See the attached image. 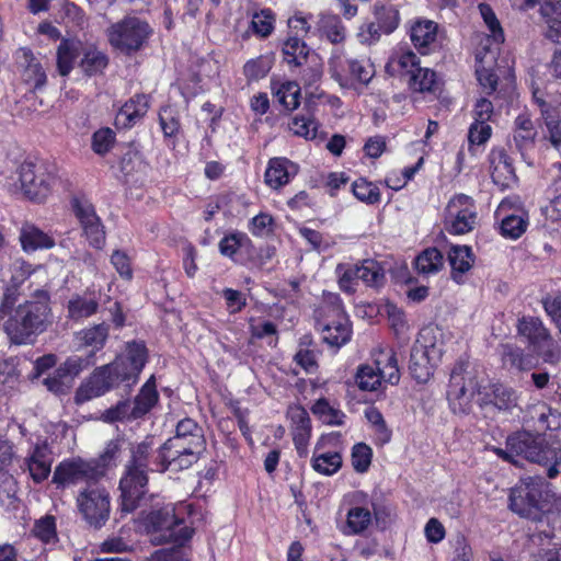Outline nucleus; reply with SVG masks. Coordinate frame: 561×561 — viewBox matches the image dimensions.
Wrapping results in <instances>:
<instances>
[{
  "label": "nucleus",
  "mask_w": 561,
  "mask_h": 561,
  "mask_svg": "<svg viewBox=\"0 0 561 561\" xmlns=\"http://www.w3.org/2000/svg\"><path fill=\"white\" fill-rule=\"evenodd\" d=\"M14 302L15 294L8 289L0 306V318L8 316L3 323V331L12 344H33L37 336L53 323L49 295L45 290H36L33 299L25 300L13 308Z\"/></svg>",
  "instance_id": "nucleus-1"
},
{
  "label": "nucleus",
  "mask_w": 561,
  "mask_h": 561,
  "mask_svg": "<svg viewBox=\"0 0 561 561\" xmlns=\"http://www.w3.org/2000/svg\"><path fill=\"white\" fill-rule=\"evenodd\" d=\"M146 362L145 344L141 342L127 343L125 352L112 363L94 369L87 382L77 390L76 401L85 402L119 386H123L124 392L128 393L138 382Z\"/></svg>",
  "instance_id": "nucleus-2"
},
{
  "label": "nucleus",
  "mask_w": 561,
  "mask_h": 561,
  "mask_svg": "<svg viewBox=\"0 0 561 561\" xmlns=\"http://www.w3.org/2000/svg\"><path fill=\"white\" fill-rule=\"evenodd\" d=\"M206 449L204 431L199 424L185 417L178 422L174 436L160 448L153 460L158 471H181L196 463Z\"/></svg>",
  "instance_id": "nucleus-3"
},
{
  "label": "nucleus",
  "mask_w": 561,
  "mask_h": 561,
  "mask_svg": "<svg viewBox=\"0 0 561 561\" xmlns=\"http://www.w3.org/2000/svg\"><path fill=\"white\" fill-rule=\"evenodd\" d=\"M158 451L159 449H153L152 440L149 438L131 447L130 459L119 481L122 512L130 513L139 505V501L147 492L148 472H159L153 469Z\"/></svg>",
  "instance_id": "nucleus-4"
},
{
  "label": "nucleus",
  "mask_w": 561,
  "mask_h": 561,
  "mask_svg": "<svg viewBox=\"0 0 561 561\" xmlns=\"http://www.w3.org/2000/svg\"><path fill=\"white\" fill-rule=\"evenodd\" d=\"M496 454L515 465L518 463L516 457L540 465L561 463L559 443L549 444L542 435H534L529 432H518L508 436L506 449L497 448Z\"/></svg>",
  "instance_id": "nucleus-5"
},
{
  "label": "nucleus",
  "mask_w": 561,
  "mask_h": 561,
  "mask_svg": "<svg viewBox=\"0 0 561 561\" xmlns=\"http://www.w3.org/2000/svg\"><path fill=\"white\" fill-rule=\"evenodd\" d=\"M146 527L153 543L174 542L176 547L170 550L181 551L183 561L185 560L181 547L191 539L193 530L182 526V522L175 517L173 508L164 507L151 512L146 518Z\"/></svg>",
  "instance_id": "nucleus-6"
},
{
  "label": "nucleus",
  "mask_w": 561,
  "mask_h": 561,
  "mask_svg": "<svg viewBox=\"0 0 561 561\" xmlns=\"http://www.w3.org/2000/svg\"><path fill=\"white\" fill-rule=\"evenodd\" d=\"M20 188L31 201L42 202L50 193L55 181L48 163L39 158H28L16 170Z\"/></svg>",
  "instance_id": "nucleus-7"
},
{
  "label": "nucleus",
  "mask_w": 561,
  "mask_h": 561,
  "mask_svg": "<svg viewBox=\"0 0 561 561\" xmlns=\"http://www.w3.org/2000/svg\"><path fill=\"white\" fill-rule=\"evenodd\" d=\"M76 503L82 519L95 529L102 528L110 518V492L99 481L84 485L79 491Z\"/></svg>",
  "instance_id": "nucleus-8"
},
{
  "label": "nucleus",
  "mask_w": 561,
  "mask_h": 561,
  "mask_svg": "<svg viewBox=\"0 0 561 561\" xmlns=\"http://www.w3.org/2000/svg\"><path fill=\"white\" fill-rule=\"evenodd\" d=\"M152 30L149 24L136 16H125L107 28L110 44L124 54L139 50Z\"/></svg>",
  "instance_id": "nucleus-9"
},
{
  "label": "nucleus",
  "mask_w": 561,
  "mask_h": 561,
  "mask_svg": "<svg viewBox=\"0 0 561 561\" xmlns=\"http://www.w3.org/2000/svg\"><path fill=\"white\" fill-rule=\"evenodd\" d=\"M104 476L105 471L99 466L98 461L65 460L56 467L53 483L57 484L58 488L78 483L88 485L95 483Z\"/></svg>",
  "instance_id": "nucleus-10"
},
{
  "label": "nucleus",
  "mask_w": 561,
  "mask_h": 561,
  "mask_svg": "<svg viewBox=\"0 0 561 561\" xmlns=\"http://www.w3.org/2000/svg\"><path fill=\"white\" fill-rule=\"evenodd\" d=\"M542 492L536 482H522L511 490L510 508L517 515L543 523L545 505L541 500Z\"/></svg>",
  "instance_id": "nucleus-11"
},
{
  "label": "nucleus",
  "mask_w": 561,
  "mask_h": 561,
  "mask_svg": "<svg viewBox=\"0 0 561 561\" xmlns=\"http://www.w3.org/2000/svg\"><path fill=\"white\" fill-rule=\"evenodd\" d=\"M446 229L454 234H465L477 224L473 199L465 194L454 196L445 209Z\"/></svg>",
  "instance_id": "nucleus-12"
},
{
  "label": "nucleus",
  "mask_w": 561,
  "mask_h": 561,
  "mask_svg": "<svg viewBox=\"0 0 561 561\" xmlns=\"http://www.w3.org/2000/svg\"><path fill=\"white\" fill-rule=\"evenodd\" d=\"M71 205L89 243L101 249L105 243V231L92 203L84 196H76Z\"/></svg>",
  "instance_id": "nucleus-13"
},
{
  "label": "nucleus",
  "mask_w": 561,
  "mask_h": 561,
  "mask_svg": "<svg viewBox=\"0 0 561 561\" xmlns=\"http://www.w3.org/2000/svg\"><path fill=\"white\" fill-rule=\"evenodd\" d=\"M319 324L323 341L331 346L340 347L351 339V325L340 302L327 308L325 318Z\"/></svg>",
  "instance_id": "nucleus-14"
},
{
  "label": "nucleus",
  "mask_w": 561,
  "mask_h": 561,
  "mask_svg": "<svg viewBox=\"0 0 561 561\" xmlns=\"http://www.w3.org/2000/svg\"><path fill=\"white\" fill-rule=\"evenodd\" d=\"M476 388L472 379L466 382L462 368H454L450 375L447 399L454 413L467 414L472 407Z\"/></svg>",
  "instance_id": "nucleus-15"
},
{
  "label": "nucleus",
  "mask_w": 561,
  "mask_h": 561,
  "mask_svg": "<svg viewBox=\"0 0 561 561\" xmlns=\"http://www.w3.org/2000/svg\"><path fill=\"white\" fill-rule=\"evenodd\" d=\"M537 136L538 131L529 115L526 113L519 114L514 121L510 147L512 150H516L529 165L531 164L530 153L535 150Z\"/></svg>",
  "instance_id": "nucleus-16"
},
{
  "label": "nucleus",
  "mask_w": 561,
  "mask_h": 561,
  "mask_svg": "<svg viewBox=\"0 0 561 561\" xmlns=\"http://www.w3.org/2000/svg\"><path fill=\"white\" fill-rule=\"evenodd\" d=\"M149 108V98L146 94H136L119 110L115 117L116 126L128 128L142 118Z\"/></svg>",
  "instance_id": "nucleus-17"
},
{
  "label": "nucleus",
  "mask_w": 561,
  "mask_h": 561,
  "mask_svg": "<svg viewBox=\"0 0 561 561\" xmlns=\"http://www.w3.org/2000/svg\"><path fill=\"white\" fill-rule=\"evenodd\" d=\"M438 24L432 20H417L410 30V37L420 54L426 55L437 38Z\"/></svg>",
  "instance_id": "nucleus-18"
},
{
  "label": "nucleus",
  "mask_w": 561,
  "mask_h": 561,
  "mask_svg": "<svg viewBox=\"0 0 561 561\" xmlns=\"http://www.w3.org/2000/svg\"><path fill=\"white\" fill-rule=\"evenodd\" d=\"M16 60L20 67L24 69L23 77L27 83L32 84L35 89L45 85L47 79L46 72L30 49L24 47L18 49Z\"/></svg>",
  "instance_id": "nucleus-19"
},
{
  "label": "nucleus",
  "mask_w": 561,
  "mask_h": 561,
  "mask_svg": "<svg viewBox=\"0 0 561 561\" xmlns=\"http://www.w3.org/2000/svg\"><path fill=\"white\" fill-rule=\"evenodd\" d=\"M159 402L156 378L151 376L131 401L134 420L144 419Z\"/></svg>",
  "instance_id": "nucleus-20"
},
{
  "label": "nucleus",
  "mask_w": 561,
  "mask_h": 561,
  "mask_svg": "<svg viewBox=\"0 0 561 561\" xmlns=\"http://www.w3.org/2000/svg\"><path fill=\"white\" fill-rule=\"evenodd\" d=\"M413 345L428 353L434 360H440L444 354L443 332L437 327H424Z\"/></svg>",
  "instance_id": "nucleus-21"
},
{
  "label": "nucleus",
  "mask_w": 561,
  "mask_h": 561,
  "mask_svg": "<svg viewBox=\"0 0 561 561\" xmlns=\"http://www.w3.org/2000/svg\"><path fill=\"white\" fill-rule=\"evenodd\" d=\"M448 261L451 266L453 279L458 284L463 283V274L472 267L474 261L471 248L453 245L448 251Z\"/></svg>",
  "instance_id": "nucleus-22"
},
{
  "label": "nucleus",
  "mask_w": 561,
  "mask_h": 561,
  "mask_svg": "<svg viewBox=\"0 0 561 561\" xmlns=\"http://www.w3.org/2000/svg\"><path fill=\"white\" fill-rule=\"evenodd\" d=\"M27 467L32 479L39 483L46 480L51 470V456L46 445L36 446L27 459Z\"/></svg>",
  "instance_id": "nucleus-23"
},
{
  "label": "nucleus",
  "mask_w": 561,
  "mask_h": 561,
  "mask_svg": "<svg viewBox=\"0 0 561 561\" xmlns=\"http://www.w3.org/2000/svg\"><path fill=\"white\" fill-rule=\"evenodd\" d=\"M438 362L430 357V354L419 348V346L413 345L409 360L410 374L417 382H425L432 375L433 366L437 365Z\"/></svg>",
  "instance_id": "nucleus-24"
},
{
  "label": "nucleus",
  "mask_w": 561,
  "mask_h": 561,
  "mask_svg": "<svg viewBox=\"0 0 561 561\" xmlns=\"http://www.w3.org/2000/svg\"><path fill=\"white\" fill-rule=\"evenodd\" d=\"M294 164L285 158H273L265 171V183L272 188H279L287 184L290 179V170Z\"/></svg>",
  "instance_id": "nucleus-25"
},
{
  "label": "nucleus",
  "mask_w": 561,
  "mask_h": 561,
  "mask_svg": "<svg viewBox=\"0 0 561 561\" xmlns=\"http://www.w3.org/2000/svg\"><path fill=\"white\" fill-rule=\"evenodd\" d=\"M408 85L413 92H435L438 81L433 70L419 67L408 71Z\"/></svg>",
  "instance_id": "nucleus-26"
},
{
  "label": "nucleus",
  "mask_w": 561,
  "mask_h": 561,
  "mask_svg": "<svg viewBox=\"0 0 561 561\" xmlns=\"http://www.w3.org/2000/svg\"><path fill=\"white\" fill-rule=\"evenodd\" d=\"M373 523V514L368 508L354 506L346 514V524L342 529L344 535H360L368 529Z\"/></svg>",
  "instance_id": "nucleus-27"
},
{
  "label": "nucleus",
  "mask_w": 561,
  "mask_h": 561,
  "mask_svg": "<svg viewBox=\"0 0 561 561\" xmlns=\"http://www.w3.org/2000/svg\"><path fill=\"white\" fill-rule=\"evenodd\" d=\"M517 332L519 335L527 339L531 347L536 346L550 334L549 329L546 328L542 321L536 317H523L519 319L517 323Z\"/></svg>",
  "instance_id": "nucleus-28"
},
{
  "label": "nucleus",
  "mask_w": 561,
  "mask_h": 561,
  "mask_svg": "<svg viewBox=\"0 0 561 561\" xmlns=\"http://www.w3.org/2000/svg\"><path fill=\"white\" fill-rule=\"evenodd\" d=\"M492 164L493 182L502 188L508 187L516 179L510 157L504 151H500L497 156L492 159Z\"/></svg>",
  "instance_id": "nucleus-29"
},
{
  "label": "nucleus",
  "mask_w": 561,
  "mask_h": 561,
  "mask_svg": "<svg viewBox=\"0 0 561 561\" xmlns=\"http://www.w3.org/2000/svg\"><path fill=\"white\" fill-rule=\"evenodd\" d=\"M81 44L79 42L62 39L57 49V68L61 76H67L73 68L79 56Z\"/></svg>",
  "instance_id": "nucleus-30"
},
{
  "label": "nucleus",
  "mask_w": 561,
  "mask_h": 561,
  "mask_svg": "<svg viewBox=\"0 0 561 561\" xmlns=\"http://www.w3.org/2000/svg\"><path fill=\"white\" fill-rule=\"evenodd\" d=\"M20 240L25 251L49 249L54 245V240L48 234L30 225L22 228Z\"/></svg>",
  "instance_id": "nucleus-31"
},
{
  "label": "nucleus",
  "mask_w": 561,
  "mask_h": 561,
  "mask_svg": "<svg viewBox=\"0 0 561 561\" xmlns=\"http://www.w3.org/2000/svg\"><path fill=\"white\" fill-rule=\"evenodd\" d=\"M318 31L331 43L337 44L345 39V27L339 15L321 14L318 21Z\"/></svg>",
  "instance_id": "nucleus-32"
},
{
  "label": "nucleus",
  "mask_w": 561,
  "mask_h": 561,
  "mask_svg": "<svg viewBox=\"0 0 561 561\" xmlns=\"http://www.w3.org/2000/svg\"><path fill=\"white\" fill-rule=\"evenodd\" d=\"M377 370L380 373L383 381L391 385H397L400 380V370L398 367V359L394 352H380L375 359Z\"/></svg>",
  "instance_id": "nucleus-33"
},
{
  "label": "nucleus",
  "mask_w": 561,
  "mask_h": 561,
  "mask_svg": "<svg viewBox=\"0 0 561 561\" xmlns=\"http://www.w3.org/2000/svg\"><path fill=\"white\" fill-rule=\"evenodd\" d=\"M283 55L287 64L301 66L308 58L309 48L298 36H289L283 45Z\"/></svg>",
  "instance_id": "nucleus-34"
},
{
  "label": "nucleus",
  "mask_w": 561,
  "mask_h": 561,
  "mask_svg": "<svg viewBox=\"0 0 561 561\" xmlns=\"http://www.w3.org/2000/svg\"><path fill=\"white\" fill-rule=\"evenodd\" d=\"M107 64V56L103 51L90 46L83 51L80 67L85 75L93 76L101 73L106 68Z\"/></svg>",
  "instance_id": "nucleus-35"
},
{
  "label": "nucleus",
  "mask_w": 561,
  "mask_h": 561,
  "mask_svg": "<svg viewBox=\"0 0 561 561\" xmlns=\"http://www.w3.org/2000/svg\"><path fill=\"white\" fill-rule=\"evenodd\" d=\"M96 299L87 296H76L68 301V313L73 320H80L94 314L98 310Z\"/></svg>",
  "instance_id": "nucleus-36"
},
{
  "label": "nucleus",
  "mask_w": 561,
  "mask_h": 561,
  "mask_svg": "<svg viewBox=\"0 0 561 561\" xmlns=\"http://www.w3.org/2000/svg\"><path fill=\"white\" fill-rule=\"evenodd\" d=\"M443 254L436 248L424 250L415 259V267L422 274L436 273L443 267Z\"/></svg>",
  "instance_id": "nucleus-37"
},
{
  "label": "nucleus",
  "mask_w": 561,
  "mask_h": 561,
  "mask_svg": "<svg viewBox=\"0 0 561 561\" xmlns=\"http://www.w3.org/2000/svg\"><path fill=\"white\" fill-rule=\"evenodd\" d=\"M355 381L360 390L375 391L380 387L382 378L377 365H362L357 369Z\"/></svg>",
  "instance_id": "nucleus-38"
},
{
  "label": "nucleus",
  "mask_w": 561,
  "mask_h": 561,
  "mask_svg": "<svg viewBox=\"0 0 561 561\" xmlns=\"http://www.w3.org/2000/svg\"><path fill=\"white\" fill-rule=\"evenodd\" d=\"M501 357L503 365L511 369L526 370L529 368V359L518 346L512 344L502 345Z\"/></svg>",
  "instance_id": "nucleus-39"
},
{
  "label": "nucleus",
  "mask_w": 561,
  "mask_h": 561,
  "mask_svg": "<svg viewBox=\"0 0 561 561\" xmlns=\"http://www.w3.org/2000/svg\"><path fill=\"white\" fill-rule=\"evenodd\" d=\"M311 411L329 425L340 426L344 423L345 414L331 405L327 399L317 400Z\"/></svg>",
  "instance_id": "nucleus-40"
},
{
  "label": "nucleus",
  "mask_w": 561,
  "mask_h": 561,
  "mask_svg": "<svg viewBox=\"0 0 561 561\" xmlns=\"http://www.w3.org/2000/svg\"><path fill=\"white\" fill-rule=\"evenodd\" d=\"M375 21L382 33H392L399 24V12L393 5H375Z\"/></svg>",
  "instance_id": "nucleus-41"
},
{
  "label": "nucleus",
  "mask_w": 561,
  "mask_h": 561,
  "mask_svg": "<svg viewBox=\"0 0 561 561\" xmlns=\"http://www.w3.org/2000/svg\"><path fill=\"white\" fill-rule=\"evenodd\" d=\"M251 240L243 232H231L226 234L219 242V251L224 256L233 259L237 252L243 248H248Z\"/></svg>",
  "instance_id": "nucleus-42"
},
{
  "label": "nucleus",
  "mask_w": 561,
  "mask_h": 561,
  "mask_svg": "<svg viewBox=\"0 0 561 561\" xmlns=\"http://www.w3.org/2000/svg\"><path fill=\"white\" fill-rule=\"evenodd\" d=\"M101 419L107 423L135 421L131 401L128 399L119 400L115 405L104 410Z\"/></svg>",
  "instance_id": "nucleus-43"
},
{
  "label": "nucleus",
  "mask_w": 561,
  "mask_h": 561,
  "mask_svg": "<svg viewBox=\"0 0 561 561\" xmlns=\"http://www.w3.org/2000/svg\"><path fill=\"white\" fill-rule=\"evenodd\" d=\"M275 96L287 111H293L299 105L300 88L296 82H284L275 91Z\"/></svg>",
  "instance_id": "nucleus-44"
},
{
  "label": "nucleus",
  "mask_w": 561,
  "mask_h": 561,
  "mask_svg": "<svg viewBox=\"0 0 561 561\" xmlns=\"http://www.w3.org/2000/svg\"><path fill=\"white\" fill-rule=\"evenodd\" d=\"M533 350L545 363L556 365L561 359V348L551 333L534 346Z\"/></svg>",
  "instance_id": "nucleus-45"
},
{
  "label": "nucleus",
  "mask_w": 561,
  "mask_h": 561,
  "mask_svg": "<svg viewBox=\"0 0 561 561\" xmlns=\"http://www.w3.org/2000/svg\"><path fill=\"white\" fill-rule=\"evenodd\" d=\"M359 279L368 286L379 287L383 284L385 273L378 262L365 260L360 264Z\"/></svg>",
  "instance_id": "nucleus-46"
},
{
  "label": "nucleus",
  "mask_w": 561,
  "mask_h": 561,
  "mask_svg": "<svg viewBox=\"0 0 561 561\" xmlns=\"http://www.w3.org/2000/svg\"><path fill=\"white\" fill-rule=\"evenodd\" d=\"M494 407L502 411H508L517 405V394L515 390L504 385H494L492 389Z\"/></svg>",
  "instance_id": "nucleus-47"
},
{
  "label": "nucleus",
  "mask_w": 561,
  "mask_h": 561,
  "mask_svg": "<svg viewBox=\"0 0 561 561\" xmlns=\"http://www.w3.org/2000/svg\"><path fill=\"white\" fill-rule=\"evenodd\" d=\"M342 466V458L339 453H325L313 458L312 467L316 471L331 476Z\"/></svg>",
  "instance_id": "nucleus-48"
},
{
  "label": "nucleus",
  "mask_w": 561,
  "mask_h": 561,
  "mask_svg": "<svg viewBox=\"0 0 561 561\" xmlns=\"http://www.w3.org/2000/svg\"><path fill=\"white\" fill-rule=\"evenodd\" d=\"M528 225L527 218L523 215H508L502 219L501 232L511 239L519 238Z\"/></svg>",
  "instance_id": "nucleus-49"
},
{
  "label": "nucleus",
  "mask_w": 561,
  "mask_h": 561,
  "mask_svg": "<svg viewBox=\"0 0 561 561\" xmlns=\"http://www.w3.org/2000/svg\"><path fill=\"white\" fill-rule=\"evenodd\" d=\"M32 533L45 543L54 542L57 538L55 517L46 515L35 522Z\"/></svg>",
  "instance_id": "nucleus-50"
},
{
  "label": "nucleus",
  "mask_w": 561,
  "mask_h": 561,
  "mask_svg": "<svg viewBox=\"0 0 561 561\" xmlns=\"http://www.w3.org/2000/svg\"><path fill=\"white\" fill-rule=\"evenodd\" d=\"M347 64L351 76L363 84H368L375 76L374 66L368 59H350Z\"/></svg>",
  "instance_id": "nucleus-51"
},
{
  "label": "nucleus",
  "mask_w": 561,
  "mask_h": 561,
  "mask_svg": "<svg viewBox=\"0 0 561 561\" xmlns=\"http://www.w3.org/2000/svg\"><path fill=\"white\" fill-rule=\"evenodd\" d=\"M80 334L81 341L84 345L100 350L103 347L107 339L108 327L105 323H100L90 329L83 330Z\"/></svg>",
  "instance_id": "nucleus-52"
},
{
  "label": "nucleus",
  "mask_w": 561,
  "mask_h": 561,
  "mask_svg": "<svg viewBox=\"0 0 561 561\" xmlns=\"http://www.w3.org/2000/svg\"><path fill=\"white\" fill-rule=\"evenodd\" d=\"M353 194L356 198L368 204H375L380 201L379 188L365 180L355 181L352 185Z\"/></svg>",
  "instance_id": "nucleus-53"
},
{
  "label": "nucleus",
  "mask_w": 561,
  "mask_h": 561,
  "mask_svg": "<svg viewBox=\"0 0 561 561\" xmlns=\"http://www.w3.org/2000/svg\"><path fill=\"white\" fill-rule=\"evenodd\" d=\"M373 451L371 448L364 444L358 443L352 449V465L356 472L364 473L368 470L371 463Z\"/></svg>",
  "instance_id": "nucleus-54"
},
{
  "label": "nucleus",
  "mask_w": 561,
  "mask_h": 561,
  "mask_svg": "<svg viewBox=\"0 0 561 561\" xmlns=\"http://www.w3.org/2000/svg\"><path fill=\"white\" fill-rule=\"evenodd\" d=\"M336 271L340 277L339 284L341 289L347 293L354 291L353 283L359 279L360 265L339 264Z\"/></svg>",
  "instance_id": "nucleus-55"
},
{
  "label": "nucleus",
  "mask_w": 561,
  "mask_h": 561,
  "mask_svg": "<svg viewBox=\"0 0 561 561\" xmlns=\"http://www.w3.org/2000/svg\"><path fill=\"white\" fill-rule=\"evenodd\" d=\"M290 130L295 135L305 137L306 139H313L317 135L318 124L309 117H294L290 125Z\"/></svg>",
  "instance_id": "nucleus-56"
},
{
  "label": "nucleus",
  "mask_w": 561,
  "mask_h": 561,
  "mask_svg": "<svg viewBox=\"0 0 561 561\" xmlns=\"http://www.w3.org/2000/svg\"><path fill=\"white\" fill-rule=\"evenodd\" d=\"M480 13L484 20V23L486 24L488 28L490 30L492 37L496 42H503L504 41V34L503 30L501 27V24L499 20L496 19L492 8L486 3L479 4Z\"/></svg>",
  "instance_id": "nucleus-57"
},
{
  "label": "nucleus",
  "mask_w": 561,
  "mask_h": 561,
  "mask_svg": "<svg viewBox=\"0 0 561 561\" xmlns=\"http://www.w3.org/2000/svg\"><path fill=\"white\" fill-rule=\"evenodd\" d=\"M89 366V360L80 356H71L58 368V375L65 376L70 382Z\"/></svg>",
  "instance_id": "nucleus-58"
},
{
  "label": "nucleus",
  "mask_w": 561,
  "mask_h": 561,
  "mask_svg": "<svg viewBox=\"0 0 561 561\" xmlns=\"http://www.w3.org/2000/svg\"><path fill=\"white\" fill-rule=\"evenodd\" d=\"M115 135L110 128H101L92 136V149L98 154L106 153L114 142Z\"/></svg>",
  "instance_id": "nucleus-59"
},
{
  "label": "nucleus",
  "mask_w": 561,
  "mask_h": 561,
  "mask_svg": "<svg viewBox=\"0 0 561 561\" xmlns=\"http://www.w3.org/2000/svg\"><path fill=\"white\" fill-rule=\"evenodd\" d=\"M270 69V62L260 57L248 61L243 67V72L249 80H259L265 77Z\"/></svg>",
  "instance_id": "nucleus-60"
},
{
  "label": "nucleus",
  "mask_w": 561,
  "mask_h": 561,
  "mask_svg": "<svg viewBox=\"0 0 561 561\" xmlns=\"http://www.w3.org/2000/svg\"><path fill=\"white\" fill-rule=\"evenodd\" d=\"M251 24L255 34L266 37L273 30V16L270 11H262L253 15Z\"/></svg>",
  "instance_id": "nucleus-61"
},
{
  "label": "nucleus",
  "mask_w": 561,
  "mask_h": 561,
  "mask_svg": "<svg viewBox=\"0 0 561 561\" xmlns=\"http://www.w3.org/2000/svg\"><path fill=\"white\" fill-rule=\"evenodd\" d=\"M542 16L545 18V37L553 43L561 44V20L551 16L548 11H546V15Z\"/></svg>",
  "instance_id": "nucleus-62"
},
{
  "label": "nucleus",
  "mask_w": 561,
  "mask_h": 561,
  "mask_svg": "<svg viewBox=\"0 0 561 561\" xmlns=\"http://www.w3.org/2000/svg\"><path fill=\"white\" fill-rule=\"evenodd\" d=\"M130 550V546L118 536L108 537L99 546V551L101 553H124Z\"/></svg>",
  "instance_id": "nucleus-63"
},
{
  "label": "nucleus",
  "mask_w": 561,
  "mask_h": 561,
  "mask_svg": "<svg viewBox=\"0 0 561 561\" xmlns=\"http://www.w3.org/2000/svg\"><path fill=\"white\" fill-rule=\"evenodd\" d=\"M491 126L486 123L474 122L468 133V139L472 145H482L491 136Z\"/></svg>",
  "instance_id": "nucleus-64"
}]
</instances>
